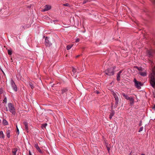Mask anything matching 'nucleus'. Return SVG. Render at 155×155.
I'll use <instances>...</instances> for the list:
<instances>
[{
	"instance_id": "obj_1",
	"label": "nucleus",
	"mask_w": 155,
	"mask_h": 155,
	"mask_svg": "<svg viewBox=\"0 0 155 155\" xmlns=\"http://www.w3.org/2000/svg\"><path fill=\"white\" fill-rule=\"evenodd\" d=\"M150 77V84L153 87H155V66L152 68Z\"/></svg>"
},
{
	"instance_id": "obj_2",
	"label": "nucleus",
	"mask_w": 155,
	"mask_h": 155,
	"mask_svg": "<svg viewBox=\"0 0 155 155\" xmlns=\"http://www.w3.org/2000/svg\"><path fill=\"white\" fill-rule=\"evenodd\" d=\"M135 67L139 71V74L140 75L143 77H145L147 76V71L146 70H144V68L141 67H138L136 66Z\"/></svg>"
},
{
	"instance_id": "obj_3",
	"label": "nucleus",
	"mask_w": 155,
	"mask_h": 155,
	"mask_svg": "<svg viewBox=\"0 0 155 155\" xmlns=\"http://www.w3.org/2000/svg\"><path fill=\"white\" fill-rule=\"evenodd\" d=\"M8 106L10 111L11 112L12 114H15V110L12 104L11 103H9Z\"/></svg>"
},
{
	"instance_id": "obj_4",
	"label": "nucleus",
	"mask_w": 155,
	"mask_h": 155,
	"mask_svg": "<svg viewBox=\"0 0 155 155\" xmlns=\"http://www.w3.org/2000/svg\"><path fill=\"white\" fill-rule=\"evenodd\" d=\"M135 86L138 89L141 88V86L143 85V84L140 82L137 81L135 78L134 79Z\"/></svg>"
},
{
	"instance_id": "obj_5",
	"label": "nucleus",
	"mask_w": 155,
	"mask_h": 155,
	"mask_svg": "<svg viewBox=\"0 0 155 155\" xmlns=\"http://www.w3.org/2000/svg\"><path fill=\"white\" fill-rule=\"evenodd\" d=\"M114 68H110L108 69L107 70L105 71V73L106 74L109 75H112L114 74Z\"/></svg>"
},
{
	"instance_id": "obj_6",
	"label": "nucleus",
	"mask_w": 155,
	"mask_h": 155,
	"mask_svg": "<svg viewBox=\"0 0 155 155\" xmlns=\"http://www.w3.org/2000/svg\"><path fill=\"white\" fill-rule=\"evenodd\" d=\"M112 94L113 95V96L114 97L115 99V100L116 101L115 104L117 105L119 102V99L118 97L117 96V94H116V93L114 92H112Z\"/></svg>"
},
{
	"instance_id": "obj_7",
	"label": "nucleus",
	"mask_w": 155,
	"mask_h": 155,
	"mask_svg": "<svg viewBox=\"0 0 155 155\" xmlns=\"http://www.w3.org/2000/svg\"><path fill=\"white\" fill-rule=\"evenodd\" d=\"M11 85L14 90L15 91H17L18 90L17 88L15 83L12 81H11Z\"/></svg>"
},
{
	"instance_id": "obj_8",
	"label": "nucleus",
	"mask_w": 155,
	"mask_h": 155,
	"mask_svg": "<svg viewBox=\"0 0 155 155\" xmlns=\"http://www.w3.org/2000/svg\"><path fill=\"white\" fill-rule=\"evenodd\" d=\"M34 147L36 148L37 150L40 153H42L43 152L42 150H41L40 147L38 146L37 143H36L35 144Z\"/></svg>"
},
{
	"instance_id": "obj_9",
	"label": "nucleus",
	"mask_w": 155,
	"mask_h": 155,
	"mask_svg": "<svg viewBox=\"0 0 155 155\" xmlns=\"http://www.w3.org/2000/svg\"><path fill=\"white\" fill-rule=\"evenodd\" d=\"M24 124L25 126V130L27 132H28V123L26 122H24Z\"/></svg>"
},
{
	"instance_id": "obj_10",
	"label": "nucleus",
	"mask_w": 155,
	"mask_h": 155,
	"mask_svg": "<svg viewBox=\"0 0 155 155\" xmlns=\"http://www.w3.org/2000/svg\"><path fill=\"white\" fill-rule=\"evenodd\" d=\"M51 8V6L49 5H46L45 7V8L43 10V11H48Z\"/></svg>"
},
{
	"instance_id": "obj_11",
	"label": "nucleus",
	"mask_w": 155,
	"mask_h": 155,
	"mask_svg": "<svg viewBox=\"0 0 155 155\" xmlns=\"http://www.w3.org/2000/svg\"><path fill=\"white\" fill-rule=\"evenodd\" d=\"M123 70H122L121 71H120L117 74V80L118 81H119L120 80V74H121V73H122Z\"/></svg>"
},
{
	"instance_id": "obj_12",
	"label": "nucleus",
	"mask_w": 155,
	"mask_h": 155,
	"mask_svg": "<svg viewBox=\"0 0 155 155\" xmlns=\"http://www.w3.org/2000/svg\"><path fill=\"white\" fill-rule=\"evenodd\" d=\"M18 151V149L17 148H14L12 150V153L13 155H16L17 152Z\"/></svg>"
},
{
	"instance_id": "obj_13",
	"label": "nucleus",
	"mask_w": 155,
	"mask_h": 155,
	"mask_svg": "<svg viewBox=\"0 0 155 155\" xmlns=\"http://www.w3.org/2000/svg\"><path fill=\"white\" fill-rule=\"evenodd\" d=\"M122 95L127 100H128L130 99V97L127 95H126L124 93H122Z\"/></svg>"
},
{
	"instance_id": "obj_14",
	"label": "nucleus",
	"mask_w": 155,
	"mask_h": 155,
	"mask_svg": "<svg viewBox=\"0 0 155 155\" xmlns=\"http://www.w3.org/2000/svg\"><path fill=\"white\" fill-rule=\"evenodd\" d=\"M114 111L112 110L111 111V112L110 113V116H109V118L110 119H111L113 117V116H114Z\"/></svg>"
},
{
	"instance_id": "obj_15",
	"label": "nucleus",
	"mask_w": 155,
	"mask_h": 155,
	"mask_svg": "<svg viewBox=\"0 0 155 155\" xmlns=\"http://www.w3.org/2000/svg\"><path fill=\"white\" fill-rule=\"evenodd\" d=\"M153 52V51L152 50L148 51H147V54L149 56L151 55L152 54V53Z\"/></svg>"
},
{
	"instance_id": "obj_16",
	"label": "nucleus",
	"mask_w": 155,
	"mask_h": 155,
	"mask_svg": "<svg viewBox=\"0 0 155 155\" xmlns=\"http://www.w3.org/2000/svg\"><path fill=\"white\" fill-rule=\"evenodd\" d=\"M130 101V103L131 104H133L134 103V99L133 97H130V99L128 100Z\"/></svg>"
},
{
	"instance_id": "obj_17",
	"label": "nucleus",
	"mask_w": 155,
	"mask_h": 155,
	"mask_svg": "<svg viewBox=\"0 0 155 155\" xmlns=\"http://www.w3.org/2000/svg\"><path fill=\"white\" fill-rule=\"evenodd\" d=\"M0 137L3 138H4L5 137L4 134L2 131H0Z\"/></svg>"
},
{
	"instance_id": "obj_18",
	"label": "nucleus",
	"mask_w": 155,
	"mask_h": 155,
	"mask_svg": "<svg viewBox=\"0 0 155 155\" xmlns=\"http://www.w3.org/2000/svg\"><path fill=\"white\" fill-rule=\"evenodd\" d=\"M73 45H68L67 46V49L68 50H69L73 46Z\"/></svg>"
},
{
	"instance_id": "obj_19",
	"label": "nucleus",
	"mask_w": 155,
	"mask_h": 155,
	"mask_svg": "<svg viewBox=\"0 0 155 155\" xmlns=\"http://www.w3.org/2000/svg\"><path fill=\"white\" fill-rule=\"evenodd\" d=\"M7 136L8 138H9L10 137V131L9 130H8L6 131Z\"/></svg>"
},
{
	"instance_id": "obj_20",
	"label": "nucleus",
	"mask_w": 155,
	"mask_h": 155,
	"mask_svg": "<svg viewBox=\"0 0 155 155\" xmlns=\"http://www.w3.org/2000/svg\"><path fill=\"white\" fill-rule=\"evenodd\" d=\"M3 124L5 125H6L8 124V123L7 121L5 120H3Z\"/></svg>"
},
{
	"instance_id": "obj_21",
	"label": "nucleus",
	"mask_w": 155,
	"mask_h": 155,
	"mask_svg": "<svg viewBox=\"0 0 155 155\" xmlns=\"http://www.w3.org/2000/svg\"><path fill=\"white\" fill-rule=\"evenodd\" d=\"M8 54L9 55H11L12 51L11 50H8Z\"/></svg>"
},
{
	"instance_id": "obj_22",
	"label": "nucleus",
	"mask_w": 155,
	"mask_h": 155,
	"mask_svg": "<svg viewBox=\"0 0 155 155\" xmlns=\"http://www.w3.org/2000/svg\"><path fill=\"white\" fill-rule=\"evenodd\" d=\"M143 127H140V128L138 132H140L141 131H142L143 130Z\"/></svg>"
},
{
	"instance_id": "obj_23",
	"label": "nucleus",
	"mask_w": 155,
	"mask_h": 155,
	"mask_svg": "<svg viewBox=\"0 0 155 155\" xmlns=\"http://www.w3.org/2000/svg\"><path fill=\"white\" fill-rule=\"evenodd\" d=\"M3 102L6 103L7 102V100L6 97H5L3 100Z\"/></svg>"
},
{
	"instance_id": "obj_24",
	"label": "nucleus",
	"mask_w": 155,
	"mask_h": 155,
	"mask_svg": "<svg viewBox=\"0 0 155 155\" xmlns=\"http://www.w3.org/2000/svg\"><path fill=\"white\" fill-rule=\"evenodd\" d=\"M47 126V124H43L42 125V127H45Z\"/></svg>"
},
{
	"instance_id": "obj_25",
	"label": "nucleus",
	"mask_w": 155,
	"mask_h": 155,
	"mask_svg": "<svg viewBox=\"0 0 155 155\" xmlns=\"http://www.w3.org/2000/svg\"><path fill=\"white\" fill-rule=\"evenodd\" d=\"M3 92V90L2 89H0V94H2Z\"/></svg>"
},
{
	"instance_id": "obj_26",
	"label": "nucleus",
	"mask_w": 155,
	"mask_h": 155,
	"mask_svg": "<svg viewBox=\"0 0 155 155\" xmlns=\"http://www.w3.org/2000/svg\"><path fill=\"white\" fill-rule=\"evenodd\" d=\"M80 41V39L78 38H77L75 42H79Z\"/></svg>"
},
{
	"instance_id": "obj_27",
	"label": "nucleus",
	"mask_w": 155,
	"mask_h": 155,
	"mask_svg": "<svg viewBox=\"0 0 155 155\" xmlns=\"http://www.w3.org/2000/svg\"><path fill=\"white\" fill-rule=\"evenodd\" d=\"M72 71L74 73L75 72H76V69L74 68H73L72 69Z\"/></svg>"
},
{
	"instance_id": "obj_28",
	"label": "nucleus",
	"mask_w": 155,
	"mask_h": 155,
	"mask_svg": "<svg viewBox=\"0 0 155 155\" xmlns=\"http://www.w3.org/2000/svg\"><path fill=\"white\" fill-rule=\"evenodd\" d=\"M16 128H17V131L18 133V134H19V130L18 128V127L17 126H16Z\"/></svg>"
},
{
	"instance_id": "obj_29",
	"label": "nucleus",
	"mask_w": 155,
	"mask_h": 155,
	"mask_svg": "<svg viewBox=\"0 0 155 155\" xmlns=\"http://www.w3.org/2000/svg\"><path fill=\"white\" fill-rule=\"evenodd\" d=\"M95 92L97 94H98L99 93V92L97 91H95Z\"/></svg>"
},
{
	"instance_id": "obj_30",
	"label": "nucleus",
	"mask_w": 155,
	"mask_h": 155,
	"mask_svg": "<svg viewBox=\"0 0 155 155\" xmlns=\"http://www.w3.org/2000/svg\"><path fill=\"white\" fill-rule=\"evenodd\" d=\"M30 84V86H31V87L32 88H33V86L31 84Z\"/></svg>"
},
{
	"instance_id": "obj_31",
	"label": "nucleus",
	"mask_w": 155,
	"mask_h": 155,
	"mask_svg": "<svg viewBox=\"0 0 155 155\" xmlns=\"http://www.w3.org/2000/svg\"><path fill=\"white\" fill-rule=\"evenodd\" d=\"M47 38H46L45 39V41L47 43H48V41H47Z\"/></svg>"
},
{
	"instance_id": "obj_32",
	"label": "nucleus",
	"mask_w": 155,
	"mask_h": 155,
	"mask_svg": "<svg viewBox=\"0 0 155 155\" xmlns=\"http://www.w3.org/2000/svg\"><path fill=\"white\" fill-rule=\"evenodd\" d=\"M29 155H32L30 151H29Z\"/></svg>"
},
{
	"instance_id": "obj_33",
	"label": "nucleus",
	"mask_w": 155,
	"mask_h": 155,
	"mask_svg": "<svg viewBox=\"0 0 155 155\" xmlns=\"http://www.w3.org/2000/svg\"><path fill=\"white\" fill-rule=\"evenodd\" d=\"M68 4H64V5L66 6H68Z\"/></svg>"
},
{
	"instance_id": "obj_34",
	"label": "nucleus",
	"mask_w": 155,
	"mask_h": 155,
	"mask_svg": "<svg viewBox=\"0 0 155 155\" xmlns=\"http://www.w3.org/2000/svg\"><path fill=\"white\" fill-rule=\"evenodd\" d=\"M153 3H155V0H153Z\"/></svg>"
},
{
	"instance_id": "obj_35",
	"label": "nucleus",
	"mask_w": 155,
	"mask_h": 155,
	"mask_svg": "<svg viewBox=\"0 0 155 155\" xmlns=\"http://www.w3.org/2000/svg\"><path fill=\"white\" fill-rule=\"evenodd\" d=\"M107 150H108V151H109V150H110V149H109V148H107Z\"/></svg>"
},
{
	"instance_id": "obj_36",
	"label": "nucleus",
	"mask_w": 155,
	"mask_h": 155,
	"mask_svg": "<svg viewBox=\"0 0 155 155\" xmlns=\"http://www.w3.org/2000/svg\"><path fill=\"white\" fill-rule=\"evenodd\" d=\"M141 155H145V154L143 153H142L141 154Z\"/></svg>"
},
{
	"instance_id": "obj_37",
	"label": "nucleus",
	"mask_w": 155,
	"mask_h": 155,
	"mask_svg": "<svg viewBox=\"0 0 155 155\" xmlns=\"http://www.w3.org/2000/svg\"><path fill=\"white\" fill-rule=\"evenodd\" d=\"M86 3V2H83V4H84V3Z\"/></svg>"
},
{
	"instance_id": "obj_38",
	"label": "nucleus",
	"mask_w": 155,
	"mask_h": 155,
	"mask_svg": "<svg viewBox=\"0 0 155 155\" xmlns=\"http://www.w3.org/2000/svg\"><path fill=\"white\" fill-rule=\"evenodd\" d=\"M155 106L153 107V109H154L155 108Z\"/></svg>"
}]
</instances>
